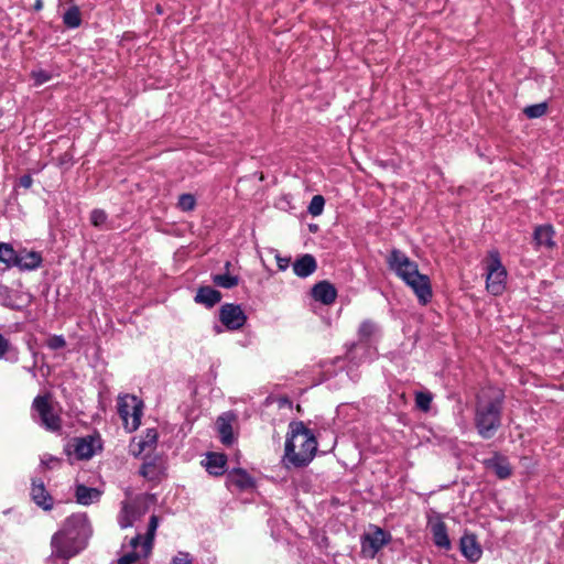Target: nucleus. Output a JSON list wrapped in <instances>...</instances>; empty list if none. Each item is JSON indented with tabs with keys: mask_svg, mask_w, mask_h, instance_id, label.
<instances>
[{
	"mask_svg": "<svg viewBox=\"0 0 564 564\" xmlns=\"http://www.w3.org/2000/svg\"><path fill=\"white\" fill-rule=\"evenodd\" d=\"M91 534L87 517L77 513L68 517L62 528L52 536V557L69 560L85 549Z\"/></svg>",
	"mask_w": 564,
	"mask_h": 564,
	"instance_id": "nucleus-1",
	"label": "nucleus"
},
{
	"mask_svg": "<svg viewBox=\"0 0 564 564\" xmlns=\"http://www.w3.org/2000/svg\"><path fill=\"white\" fill-rule=\"evenodd\" d=\"M317 442L314 434L302 422L290 424L285 442V464L294 467L306 466L315 456Z\"/></svg>",
	"mask_w": 564,
	"mask_h": 564,
	"instance_id": "nucleus-2",
	"label": "nucleus"
},
{
	"mask_svg": "<svg viewBox=\"0 0 564 564\" xmlns=\"http://www.w3.org/2000/svg\"><path fill=\"white\" fill-rule=\"evenodd\" d=\"M387 262L389 268L413 290L422 304H426L431 300L432 289L429 276L421 274L417 264L405 253L393 249Z\"/></svg>",
	"mask_w": 564,
	"mask_h": 564,
	"instance_id": "nucleus-3",
	"label": "nucleus"
},
{
	"mask_svg": "<svg viewBox=\"0 0 564 564\" xmlns=\"http://www.w3.org/2000/svg\"><path fill=\"white\" fill-rule=\"evenodd\" d=\"M502 394L495 389L484 390L478 398L475 426L482 438H491L501 425Z\"/></svg>",
	"mask_w": 564,
	"mask_h": 564,
	"instance_id": "nucleus-4",
	"label": "nucleus"
},
{
	"mask_svg": "<svg viewBox=\"0 0 564 564\" xmlns=\"http://www.w3.org/2000/svg\"><path fill=\"white\" fill-rule=\"evenodd\" d=\"M158 527L159 518L152 514L144 534L137 533L129 540L126 538L121 544V555L117 561L118 564H137L147 558L152 552Z\"/></svg>",
	"mask_w": 564,
	"mask_h": 564,
	"instance_id": "nucleus-5",
	"label": "nucleus"
},
{
	"mask_svg": "<svg viewBox=\"0 0 564 564\" xmlns=\"http://www.w3.org/2000/svg\"><path fill=\"white\" fill-rule=\"evenodd\" d=\"M150 498L137 496L121 502V510L118 514V523L121 529L133 527L149 510Z\"/></svg>",
	"mask_w": 564,
	"mask_h": 564,
	"instance_id": "nucleus-6",
	"label": "nucleus"
},
{
	"mask_svg": "<svg viewBox=\"0 0 564 564\" xmlns=\"http://www.w3.org/2000/svg\"><path fill=\"white\" fill-rule=\"evenodd\" d=\"M486 271L487 291L495 296L502 294L506 289L507 270L502 265L498 252L491 251L489 253Z\"/></svg>",
	"mask_w": 564,
	"mask_h": 564,
	"instance_id": "nucleus-7",
	"label": "nucleus"
},
{
	"mask_svg": "<svg viewBox=\"0 0 564 564\" xmlns=\"http://www.w3.org/2000/svg\"><path fill=\"white\" fill-rule=\"evenodd\" d=\"M118 412L129 432L135 431L142 416V402L137 397L126 394L118 399Z\"/></svg>",
	"mask_w": 564,
	"mask_h": 564,
	"instance_id": "nucleus-8",
	"label": "nucleus"
},
{
	"mask_svg": "<svg viewBox=\"0 0 564 564\" xmlns=\"http://www.w3.org/2000/svg\"><path fill=\"white\" fill-rule=\"evenodd\" d=\"M37 422L46 430L55 432L61 429V417L57 414L50 395H37L32 403Z\"/></svg>",
	"mask_w": 564,
	"mask_h": 564,
	"instance_id": "nucleus-9",
	"label": "nucleus"
},
{
	"mask_svg": "<svg viewBox=\"0 0 564 564\" xmlns=\"http://www.w3.org/2000/svg\"><path fill=\"white\" fill-rule=\"evenodd\" d=\"M391 540V534L379 527L371 525L361 538V552L366 557L373 558Z\"/></svg>",
	"mask_w": 564,
	"mask_h": 564,
	"instance_id": "nucleus-10",
	"label": "nucleus"
},
{
	"mask_svg": "<svg viewBox=\"0 0 564 564\" xmlns=\"http://www.w3.org/2000/svg\"><path fill=\"white\" fill-rule=\"evenodd\" d=\"M219 317L221 323L231 330L239 329L246 323V315L239 305L225 304L220 308Z\"/></svg>",
	"mask_w": 564,
	"mask_h": 564,
	"instance_id": "nucleus-11",
	"label": "nucleus"
},
{
	"mask_svg": "<svg viewBox=\"0 0 564 564\" xmlns=\"http://www.w3.org/2000/svg\"><path fill=\"white\" fill-rule=\"evenodd\" d=\"M75 454L80 459H89L95 453L101 448L99 437L88 435L75 441Z\"/></svg>",
	"mask_w": 564,
	"mask_h": 564,
	"instance_id": "nucleus-12",
	"label": "nucleus"
},
{
	"mask_svg": "<svg viewBox=\"0 0 564 564\" xmlns=\"http://www.w3.org/2000/svg\"><path fill=\"white\" fill-rule=\"evenodd\" d=\"M31 497L32 500L42 509L51 510L53 508V498L42 481L33 480L31 487Z\"/></svg>",
	"mask_w": 564,
	"mask_h": 564,
	"instance_id": "nucleus-13",
	"label": "nucleus"
},
{
	"mask_svg": "<svg viewBox=\"0 0 564 564\" xmlns=\"http://www.w3.org/2000/svg\"><path fill=\"white\" fill-rule=\"evenodd\" d=\"M337 292L327 281H322L312 289V296L325 305L332 304L336 300Z\"/></svg>",
	"mask_w": 564,
	"mask_h": 564,
	"instance_id": "nucleus-14",
	"label": "nucleus"
},
{
	"mask_svg": "<svg viewBox=\"0 0 564 564\" xmlns=\"http://www.w3.org/2000/svg\"><path fill=\"white\" fill-rule=\"evenodd\" d=\"M460 551L465 557L471 562H476L481 556V547L479 546L474 534H464L460 539Z\"/></svg>",
	"mask_w": 564,
	"mask_h": 564,
	"instance_id": "nucleus-15",
	"label": "nucleus"
},
{
	"mask_svg": "<svg viewBox=\"0 0 564 564\" xmlns=\"http://www.w3.org/2000/svg\"><path fill=\"white\" fill-rule=\"evenodd\" d=\"M227 486L245 490L253 487V479L246 470L234 469L227 475Z\"/></svg>",
	"mask_w": 564,
	"mask_h": 564,
	"instance_id": "nucleus-16",
	"label": "nucleus"
},
{
	"mask_svg": "<svg viewBox=\"0 0 564 564\" xmlns=\"http://www.w3.org/2000/svg\"><path fill=\"white\" fill-rule=\"evenodd\" d=\"M232 415L223 414L218 417L216 425L217 431L219 433L220 440L225 445H231L235 442L234 431H232Z\"/></svg>",
	"mask_w": 564,
	"mask_h": 564,
	"instance_id": "nucleus-17",
	"label": "nucleus"
},
{
	"mask_svg": "<svg viewBox=\"0 0 564 564\" xmlns=\"http://www.w3.org/2000/svg\"><path fill=\"white\" fill-rule=\"evenodd\" d=\"M486 467L492 470L500 479H506L511 475V467L507 458L496 455L486 459Z\"/></svg>",
	"mask_w": 564,
	"mask_h": 564,
	"instance_id": "nucleus-18",
	"label": "nucleus"
},
{
	"mask_svg": "<svg viewBox=\"0 0 564 564\" xmlns=\"http://www.w3.org/2000/svg\"><path fill=\"white\" fill-rule=\"evenodd\" d=\"M76 501L83 506H89L99 501L101 491L97 488L86 487L84 485H77L75 490Z\"/></svg>",
	"mask_w": 564,
	"mask_h": 564,
	"instance_id": "nucleus-19",
	"label": "nucleus"
},
{
	"mask_svg": "<svg viewBox=\"0 0 564 564\" xmlns=\"http://www.w3.org/2000/svg\"><path fill=\"white\" fill-rule=\"evenodd\" d=\"M317 268L313 256L304 254L293 263V271L300 278H306L315 272Z\"/></svg>",
	"mask_w": 564,
	"mask_h": 564,
	"instance_id": "nucleus-20",
	"label": "nucleus"
},
{
	"mask_svg": "<svg viewBox=\"0 0 564 564\" xmlns=\"http://www.w3.org/2000/svg\"><path fill=\"white\" fill-rule=\"evenodd\" d=\"M41 261L42 258L37 252L30 251L21 254L17 253L13 265L24 270H33L40 267Z\"/></svg>",
	"mask_w": 564,
	"mask_h": 564,
	"instance_id": "nucleus-21",
	"label": "nucleus"
},
{
	"mask_svg": "<svg viewBox=\"0 0 564 564\" xmlns=\"http://www.w3.org/2000/svg\"><path fill=\"white\" fill-rule=\"evenodd\" d=\"M431 531L433 534L434 543L442 549L448 550L451 547V541L447 535L446 525L442 521L432 523Z\"/></svg>",
	"mask_w": 564,
	"mask_h": 564,
	"instance_id": "nucleus-22",
	"label": "nucleus"
},
{
	"mask_svg": "<svg viewBox=\"0 0 564 564\" xmlns=\"http://www.w3.org/2000/svg\"><path fill=\"white\" fill-rule=\"evenodd\" d=\"M220 292L210 286L200 288L195 296V301L197 303L205 304L208 307H212L215 304H217L220 301Z\"/></svg>",
	"mask_w": 564,
	"mask_h": 564,
	"instance_id": "nucleus-23",
	"label": "nucleus"
},
{
	"mask_svg": "<svg viewBox=\"0 0 564 564\" xmlns=\"http://www.w3.org/2000/svg\"><path fill=\"white\" fill-rule=\"evenodd\" d=\"M553 237H554V230L551 226H539L535 230H534V240L536 242L538 246L540 247H545L547 249H551L554 247V241H553Z\"/></svg>",
	"mask_w": 564,
	"mask_h": 564,
	"instance_id": "nucleus-24",
	"label": "nucleus"
},
{
	"mask_svg": "<svg viewBox=\"0 0 564 564\" xmlns=\"http://www.w3.org/2000/svg\"><path fill=\"white\" fill-rule=\"evenodd\" d=\"M226 456L223 454L212 453L206 458V469L209 474L219 476L225 471Z\"/></svg>",
	"mask_w": 564,
	"mask_h": 564,
	"instance_id": "nucleus-25",
	"label": "nucleus"
},
{
	"mask_svg": "<svg viewBox=\"0 0 564 564\" xmlns=\"http://www.w3.org/2000/svg\"><path fill=\"white\" fill-rule=\"evenodd\" d=\"M156 441H158V434H156L155 430H148L145 436L143 438H141L137 444L138 452L133 449L132 451L133 454L139 455L147 449H152L154 447V445L156 444Z\"/></svg>",
	"mask_w": 564,
	"mask_h": 564,
	"instance_id": "nucleus-26",
	"label": "nucleus"
},
{
	"mask_svg": "<svg viewBox=\"0 0 564 564\" xmlns=\"http://www.w3.org/2000/svg\"><path fill=\"white\" fill-rule=\"evenodd\" d=\"M17 252L11 245L0 242V263H3L6 268L13 267Z\"/></svg>",
	"mask_w": 564,
	"mask_h": 564,
	"instance_id": "nucleus-27",
	"label": "nucleus"
},
{
	"mask_svg": "<svg viewBox=\"0 0 564 564\" xmlns=\"http://www.w3.org/2000/svg\"><path fill=\"white\" fill-rule=\"evenodd\" d=\"M64 23L68 28H78L82 22L80 11L77 7H70L63 17Z\"/></svg>",
	"mask_w": 564,
	"mask_h": 564,
	"instance_id": "nucleus-28",
	"label": "nucleus"
},
{
	"mask_svg": "<svg viewBox=\"0 0 564 564\" xmlns=\"http://www.w3.org/2000/svg\"><path fill=\"white\" fill-rule=\"evenodd\" d=\"M213 281L216 285L225 289H231L238 284V278L230 274L214 275Z\"/></svg>",
	"mask_w": 564,
	"mask_h": 564,
	"instance_id": "nucleus-29",
	"label": "nucleus"
},
{
	"mask_svg": "<svg viewBox=\"0 0 564 564\" xmlns=\"http://www.w3.org/2000/svg\"><path fill=\"white\" fill-rule=\"evenodd\" d=\"M324 205V197L322 195H315L308 205V213L312 216H319L323 213Z\"/></svg>",
	"mask_w": 564,
	"mask_h": 564,
	"instance_id": "nucleus-30",
	"label": "nucleus"
},
{
	"mask_svg": "<svg viewBox=\"0 0 564 564\" xmlns=\"http://www.w3.org/2000/svg\"><path fill=\"white\" fill-rule=\"evenodd\" d=\"M377 332V326L372 322L366 321L362 322L359 327V337L361 339H369L371 338Z\"/></svg>",
	"mask_w": 564,
	"mask_h": 564,
	"instance_id": "nucleus-31",
	"label": "nucleus"
},
{
	"mask_svg": "<svg viewBox=\"0 0 564 564\" xmlns=\"http://www.w3.org/2000/svg\"><path fill=\"white\" fill-rule=\"evenodd\" d=\"M432 402V395L429 392H416L415 403L422 411H429Z\"/></svg>",
	"mask_w": 564,
	"mask_h": 564,
	"instance_id": "nucleus-32",
	"label": "nucleus"
},
{
	"mask_svg": "<svg viewBox=\"0 0 564 564\" xmlns=\"http://www.w3.org/2000/svg\"><path fill=\"white\" fill-rule=\"evenodd\" d=\"M196 205L195 197L192 194H182L178 198L177 206L183 212H189L194 209Z\"/></svg>",
	"mask_w": 564,
	"mask_h": 564,
	"instance_id": "nucleus-33",
	"label": "nucleus"
},
{
	"mask_svg": "<svg viewBox=\"0 0 564 564\" xmlns=\"http://www.w3.org/2000/svg\"><path fill=\"white\" fill-rule=\"evenodd\" d=\"M546 112V105L544 102L528 106L524 113L528 118H540Z\"/></svg>",
	"mask_w": 564,
	"mask_h": 564,
	"instance_id": "nucleus-34",
	"label": "nucleus"
},
{
	"mask_svg": "<svg viewBox=\"0 0 564 564\" xmlns=\"http://www.w3.org/2000/svg\"><path fill=\"white\" fill-rule=\"evenodd\" d=\"M46 346L52 350H58L66 346V340L62 335H53L47 338Z\"/></svg>",
	"mask_w": 564,
	"mask_h": 564,
	"instance_id": "nucleus-35",
	"label": "nucleus"
},
{
	"mask_svg": "<svg viewBox=\"0 0 564 564\" xmlns=\"http://www.w3.org/2000/svg\"><path fill=\"white\" fill-rule=\"evenodd\" d=\"M107 219V215L102 209H94L90 213V221L95 227H101Z\"/></svg>",
	"mask_w": 564,
	"mask_h": 564,
	"instance_id": "nucleus-36",
	"label": "nucleus"
},
{
	"mask_svg": "<svg viewBox=\"0 0 564 564\" xmlns=\"http://www.w3.org/2000/svg\"><path fill=\"white\" fill-rule=\"evenodd\" d=\"M32 77L36 85H42L50 79V75L44 70L32 72Z\"/></svg>",
	"mask_w": 564,
	"mask_h": 564,
	"instance_id": "nucleus-37",
	"label": "nucleus"
},
{
	"mask_svg": "<svg viewBox=\"0 0 564 564\" xmlns=\"http://www.w3.org/2000/svg\"><path fill=\"white\" fill-rule=\"evenodd\" d=\"M173 564H192V558L188 553L178 552L173 557Z\"/></svg>",
	"mask_w": 564,
	"mask_h": 564,
	"instance_id": "nucleus-38",
	"label": "nucleus"
},
{
	"mask_svg": "<svg viewBox=\"0 0 564 564\" xmlns=\"http://www.w3.org/2000/svg\"><path fill=\"white\" fill-rule=\"evenodd\" d=\"M10 349V341L0 334V359L6 356Z\"/></svg>",
	"mask_w": 564,
	"mask_h": 564,
	"instance_id": "nucleus-39",
	"label": "nucleus"
},
{
	"mask_svg": "<svg viewBox=\"0 0 564 564\" xmlns=\"http://www.w3.org/2000/svg\"><path fill=\"white\" fill-rule=\"evenodd\" d=\"M276 264L280 270L284 271L289 267L290 259L283 258L280 254H276Z\"/></svg>",
	"mask_w": 564,
	"mask_h": 564,
	"instance_id": "nucleus-40",
	"label": "nucleus"
},
{
	"mask_svg": "<svg viewBox=\"0 0 564 564\" xmlns=\"http://www.w3.org/2000/svg\"><path fill=\"white\" fill-rule=\"evenodd\" d=\"M42 464L45 465L48 468H54L55 466H57L59 464V460L57 458H55V457L50 456L47 458L44 457L42 459Z\"/></svg>",
	"mask_w": 564,
	"mask_h": 564,
	"instance_id": "nucleus-41",
	"label": "nucleus"
},
{
	"mask_svg": "<svg viewBox=\"0 0 564 564\" xmlns=\"http://www.w3.org/2000/svg\"><path fill=\"white\" fill-rule=\"evenodd\" d=\"M32 184V180L30 176H23L21 178V185L24 186V187H30Z\"/></svg>",
	"mask_w": 564,
	"mask_h": 564,
	"instance_id": "nucleus-42",
	"label": "nucleus"
},
{
	"mask_svg": "<svg viewBox=\"0 0 564 564\" xmlns=\"http://www.w3.org/2000/svg\"><path fill=\"white\" fill-rule=\"evenodd\" d=\"M147 468H148L147 466H143V467L141 468V470H140V473H141L144 477H147V476H148V470H147Z\"/></svg>",
	"mask_w": 564,
	"mask_h": 564,
	"instance_id": "nucleus-43",
	"label": "nucleus"
},
{
	"mask_svg": "<svg viewBox=\"0 0 564 564\" xmlns=\"http://www.w3.org/2000/svg\"><path fill=\"white\" fill-rule=\"evenodd\" d=\"M41 7H42L41 2H40V1H37V3H36V9H40Z\"/></svg>",
	"mask_w": 564,
	"mask_h": 564,
	"instance_id": "nucleus-44",
	"label": "nucleus"
}]
</instances>
